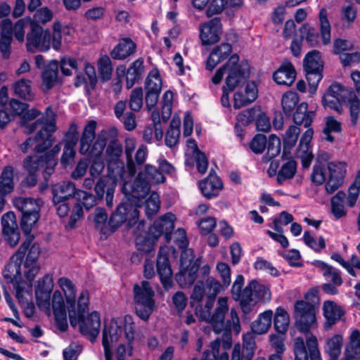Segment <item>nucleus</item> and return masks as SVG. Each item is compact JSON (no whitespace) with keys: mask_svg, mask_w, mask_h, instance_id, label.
Here are the masks:
<instances>
[{"mask_svg":"<svg viewBox=\"0 0 360 360\" xmlns=\"http://www.w3.org/2000/svg\"><path fill=\"white\" fill-rule=\"evenodd\" d=\"M139 215L138 209L127 200L122 202L112 213L108 221V214L104 208L97 207L90 217L93 219L94 228L103 234L116 231L126 220H129V226L136 222Z\"/></svg>","mask_w":360,"mask_h":360,"instance_id":"obj_1","label":"nucleus"},{"mask_svg":"<svg viewBox=\"0 0 360 360\" xmlns=\"http://www.w3.org/2000/svg\"><path fill=\"white\" fill-rule=\"evenodd\" d=\"M244 283L242 275H238L231 288V295L236 301L240 302V306L244 314H249L259 300L270 299L269 289L255 280H252L241 291Z\"/></svg>","mask_w":360,"mask_h":360,"instance_id":"obj_2","label":"nucleus"},{"mask_svg":"<svg viewBox=\"0 0 360 360\" xmlns=\"http://www.w3.org/2000/svg\"><path fill=\"white\" fill-rule=\"evenodd\" d=\"M116 186L115 180L108 176H102L98 179L94 187L96 195L78 190L75 193V198L86 210H89L101 202L105 194L106 205L111 208L113 206Z\"/></svg>","mask_w":360,"mask_h":360,"instance_id":"obj_3","label":"nucleus"},{"mask_svg":"<svg viewBox=\"0 0 360 360\" xmlns=\"http://www.w3.org/2000/svg\"><path fill=\"white\" fill-rule=\"evenodd\" d=\"M239 57L234 54L230 57L229 60L219 68L212 78L214 84L221 82L224 74L227 72L224 85L229 91H233L236 87L243 85L250 77V71L246 65L238 63Z\"/></svg>","mask_w":360,"mask_h":360,"instance_id":"obj_4","label":"nucleus"},{"mask_svg":"<svg viewBox=\"0 0 360 360\" xmlns=\"http://www.w3.org/2000/svg\"><path fill=\"white\" fill-rule=\"evenodd\" d=\"M228 310V298L221 297L218 299L217 307L212 313L206 314L203 312L200 315V318L202 320L211 324L216 334L222 335L223 347L224 349H229L232 343L231 328L224 321Z\"/></svg>","mask_w":360,"mask_h":360,"instance_id":"obj_5","label":"nucleus"},{"mask_svg":"<svg viewBox=\"0 0 360 360\" xmlns=\"http://www.w3.org/2000/svg\"><path fill=\"white\" fill-rule=\"evenodd\" d=\"M41 200L30 198H15L14 206L21 213L20 227L24 234L30 233L39 217Z\"/></svg>","mask_w":360,"mask_h":360,"instance_id":"obj_6","label":"nucleus"},{"mask_svg":"<svg viewBox=\"0 0 360 360\" xmlns=\"http://www.w3.org/2000/svg\"><path fill=\"white\" fill-rule=\"evenodd\" d=\"M136 315L143 321H148L155 308V292L148 281H142L133 288Z\"/></svg>","mask_w":360,"mask_h":360,"instance_id":"obj_7","label":"nucleus"},{"mask_svg":"<svg viewBox=\"0 0 360 360\" xmlns=\"http://www.w3.org/2000/svg\"><path fill=\"white\" fill-rule=\"evenodd\" d=\"M316 307L313 304L297 300L294 304L292 316L296 328L301 333H309L317 328Z\"/></svg>","mask_w":360,"mask_h":360,"instance_id":"obj_8","label":"nucleus"},{"mask_svg":"<svg viewBox=\"0 0 360 360\" xmlns=\"http://www.w3.org/2000/svg\"><path fill=\"white\" fill-rule=\"evenodd\" d=\"M68 314L70 325L75 328L79 324L80 333L89 337L90 341L94 342L99 334L101 327L99 314L96 311H93L86 317L84 316L85 314H83L82 317L79 318L77 315L75 309H70Z\"/></svg>","mask_w":360,"mask_h":360,"instance_id":"obj_9","label":"nucleus"},{"mask_svg":"<svg viewBox=\"0 0 360 360\" xmlns=\"http://www.w3.org/2000/svg\"><path fill=\"white\" fill-rule=\"evenodd\" d=\"M326 93L335 96L344 103H347L349 110L350 123L352 126L355 127L357 124L360 113V100L354 92L335 82L328 88Z\"/></svg>","mask_w":360,"mask_h":360,"instance_id":"obj_10","label":"nucleus"},{"mask_svg":"<svg viewBox=\"0 0 360 360\" xmlns=\"http://www.w3.org/2000/svg\"><path fill=\"white\" fill-rule=\"evenodd\" d=\"M25 235L26 236L25 240L13 255L11 259L18 261L20 264L25 259L24 266H30V264L38 262L41 248L38 243L34 241V235H32L31 233Z\"/></svg>","mask_w":360,"mask_h":360,"instance_id":"obj_11","label":"nucleus"},{"mask_svg":"<svg viewBox=\"0 0 360 360\" xmlns=\"http://www.w3.org/2000/svg\"><path fill=\"white\" fill-rule=\"evenodd\" d=\"M293 352L294 360H321V353L318 348V341L316 336L310 334L304 342L301 337L294 339Z\"/></svg>","mask_w":360,"mask_h":360,"instance_id":"obj_12","label":"nucleus"},{"mask_svg":"<svg viewBox=\"0 0 360 360\" xmlns=\"http://www.w3.org/2000/svg\"><path fill=\"white\" fill-rule=\"evenodd\" d=\"M57 165L56 159L50 155L27 156L22 162V167L27 173H34L38 170H44V177L46 181L53 173Z\"/></svg>","mask_w":360,"mask_h":360,"instance_id":"obj_13","label":"nucleus"},{"mask_svg":"<svg viewBox=\"0 0 360 360\" xmlns=\"http://www.w3.org/2000/svg\"><path fill=\"white\" fill-rule=\"evenodd\" d=\"M200 38L203 46H210L217 43L222 33L221 18L215 17L201 23L199 26Z\"/></svg>","mask_w":360,"mask_h":360,"instance_id":"obj_14","label":"nucleus"},{"mask_svg":"<svg viewBox=\"0 0 360 360\" xmlns=\"http://www.w3.org/2000/svg\"><path fill=\"white\" fill-rule=\"evenodd\" d=\"M328 179L326 184V191L328 194L333 193L342 184L346 174V163L330 162L328 164Z\"/></svg>","mask_w":360,"mask_h":360,"instance_id":"obj_15","label":"nucleus"},{"mask_svg":"<svg viewBox=\"0 0 360 360\" xmlns=\"http://www.w3.org/2000/svg\"><path fill=\"white\" fill-rule=\"evenodd\" d=\"M2 234L11 247L18 243L20 234L16 223L15 215L13 212H8L1 218Z\"/></svg>","mask_w":360,"mask_h":360,"instance_id":"obj_16","label":"nucleus"},{"mask_svg":"<svg viewBox=\"0 0 360 360\" xmlns=\"http://www.w3.org/2000/svg\"><path fill=\"white\" fill-rule=\"evenodd\" d=\"M174 220L175 216L173 214L167 213L159 219L155 221L153 224L149 228L148 231L157 240L161 235L165 234V239L167 241H169L170 240V233L174 229Z\"/></svg>","mask_w":360,"mask_h":360,"instance_id":"obj_17","label":"nucleus"},{"mask_svg":"<svg viewBox=\"0 0 360 360\" xmlns=\"http://www.w3.org/2000/svg\"><path fill=\"white\" fill-rule=\"evenodd\" d=\"M174 220L175 216L173 214L167 213L159 219L155 221L153 224L149 228L148 231L157 240L161 235L165 234V239L167 241H169L170 240V233L174 229Z\"/></svg>","mask_w":360,"mask_h":360,"instance_id":"obj_18","label":"nucleus"},{"mask_svg":"<svg viewBox=\"0 0 360 360\" xmlns=\"http://www.w3.org/2000/svg\"><path fill=\"white\" fill-rule=\"evenodd\" d=\"M52 309L58 329L61 332L66 331L68 328L67 313L63 297L58 290H56L53 294Z\"/></svg>","mask_w":360,"mask_h":360,"instance_id":"obj_19","label":"nucleus"},{"mask_svg":"<svg viewBox=\"0 0 360 360\" xmlns=\"http://www.w3.org/2000/svg\"><path fill=\"white\" fill-rule=\"evenodd\" d=\"M41 89L44 92L49 91L56 84H61L62 81L58 76V61L51 60L41 72Z\"/></svg>","mask_w":360,"mask_h":360,"instance_id":"obj_20","label":"nucleus"},{"mask_svg":"<svg viewBox=\"0 0 360 360\" xmlns=\"http://www.w3.org/2000/svg\"><path fill=\"white\" fill-rule=\"evenodd\" d=\"M52 287V277L49 274H46L37 281V285L35 288V295L37 304L39 307H45L47 309H49V292Z\"/></svg>","mask_w":360,"mask_h":360,"instance_id":"obj_21","label":"nucleus"},{"mask_svg":"<svg viewBox=\"0 0 360 360\" xmlns=\"http://www.w3.org/2000/svg\"><path fill=\"white\" fill-rule=\"evenodd\" d=\"M199 186L202 195L210 199L219 195L223 184L214 171L211 169L209 176L199 183Z\"/></svg>","mask_w":360,"mask_h":360,"instance_id":"obj_22","label":"nucleus"},{"mask_svg":"<svg viewBox=\"0 0 360 360\" xmlns=\"http://www.w3.org/2000/svg\"><path fill=\"white\" fill-rule=\"evenodd\" d=\"M200 262L196 259L191 266H180L175 279L181 288L192 285L196 280L197 272L200 267Z\"/></svg>","mask_w":360,"mask_h":360,"instance_id":"obj_23","label":"nucleus"},{"mask_svg":"<svg viewBox=\"0 0 360 360\" xmlns=\"http://www.w3.org/2000/svg\"><path fill=\"white\" fill-rule=\"evenodd\" d=\"M53 132L49 131V129L46 127H42L37 131L35 135L32 137L34 153H43L52 146L55 141V139L53 136Z\"/></svg>","mask_w":360,"mask_h":360,"instance_id":"obj_24","label":"nucleus"},{"mask_svg":"<svg viewBox=\"0 0 360 360\" xmlns=\"http://www.w3.org/2000/svg\"><path fill=\"white\" fill-rule=\"evenodd\" d=\"M122 333L121 326L115 319L105 325L102 332V345L103 347L112 348L113 343L117 342Z\"/></svg>","mask_w":360,"mask_h":360,"instance_id":"obj_25","label":"nucleus"},{"mask_svg":"<svg viewBox=\"0 0 360 360\" xmlns=\"http://www.w3.org/2000/svg\"><path fill=\"white\" fill-rule=\"evenodd\" d=\"M77 191L75 184L71 181H63L55 184L52 187L53 204L66 201L72 196L75 198Z\"/></svg>","mask_w":360,"mask_h":360,"instance_id":"obj_26","label":"nucleus"},{"mask_svg":"<svg viewBox=\"0 0 360 360\" xmlns=\"http://www.w3.org/2000/svg\"><path fill=\"white\" fill-rule=\"evenodd\" d=\"M157 271L165 288H169L172 283V270L168 257L165 254L159 253L157 258Z\"/></svg>","mask_w":360,"mask_h":360,"instance_id":"obj_27","label":"nucleus"},{"mask_svg":"<svg viewBox=\"0 0 360 360\" xmlns=\"http://www.w3.org/2000/svg\"><path fill=\"white\" fill-rule=\"evenodd\" d=\"M296 72L292 63L285 61L274 74V81L281 85L290 86L295 81Z\"/></svg>","mask_w":360,"mask_h":360,"instance_id":"obj_28","label":"nucleus"},{"mask_svg":"<svg viewBox=\"0 0 360 360\" xmlns=\"http://www.w3.org/2000/svg\"><path fill=\"white\" fill-rule=\"evenodd\" d=\"M117 134V129L114 127L103 129L98 134L89 153L91 156L99 157L106 146L107 141L110 138H115Z\"/></svg>","mask_w":360,"mask_h":360,"instance_id":"obj_29","label":"nucleus"},{"mask_svg":"<svg viewBox=\"0 0 360 360\" xmlns=\"http://www.w3.org/2000/svg\"><path fill=\"white\" fill-rule=\"evenodd\" d=\"M124 333L125 338L128 342L127 348L125 345L121 344L117 349V357H124L127 351L129 356L132 355V347L131 344L134 338V327L132 316L126 315L124 316Z\"/></svg>","mask_w":360,"mask_h":360,"instance_id":"obj_30","label":"nucleus"},{"mask_svg":"<svg viewBox=\"0 0 360 360\" xmlns=\"http://www.w3.org/2000/svg\"><path fill=\"white\" fill-rule=\"evenodd\" d=\"M232 51L230 44L224 43L215 47L207 60V69L212 70L219 63L226 59Z\"/></svg>","mask_w":360,"mask_h":360,"instance_id":"obj_31","label":"nucleus"},{"mask_svg":"<svg viewBox=\"0 0 360 360\" xmlns=\"http://www.w3.org/2000/svg\"><path fill=\"white\" fill-rule=\"evenodd\" d=\"M96 122L91 120L84 127L80 141H79V153L85 155L89 153L93 140L95 139V131L96 127Z\"/></svg>","mask_w":360,"mask_h":360,"instance_id":"obj_32","label":"nucleus"},{"mask_svg":"<svg viewBox=\"0 0 360 360\" xmlns=\"http://www.w3.org/2000/svg\"><path fill=\"white\" fill-rule=\"evenodd\" d=\"M323 310L326 319V326L328 328L334 325L344 314L341 307L333 301L325 302Z\"/></svg>","mask_w":360,"mask_h":360,"instance_id":"obj_33","label":"nucleus"},{"mask_svg":"<svg viewBox=\"0 0 360 360\" xmlns=\"http://www.w3.org/2000/svg\"><path fill=\"white\" fill-rule=\"evenodd\" d=\"M143 71V60L142 58H138L131 63L126 73V86L128 89H131L136 82L141 79Z\"/></svg>","mask_w":360,"mask_h":360,"instance_id":"obj_34","label":"nucleus"},{"mask_svg":"<svg viewBox=\"0 0 360 360\" xmlns=\"http://www.w3.org/2000/svg\"><path fill=\"white\" fill-rule=\"evenodd\" d=\"M136 49V44L129 39L122 40L111 51L110 56L115 60H124L131 55Z\"/></svg>","mask_w":360,"mask_h":360,"instance_id":"obj_35","label":"nucleus"},{"mask_svg":"<svg viewBox=\"0 0 360 360\" xmlns=\"http://www.w3.org/2000/svg\"><path fill=\"white\" fill-rule=\"evenodd\" d=\"M314 116V112L308 111L307 103L303 102L297 105L293 115V121L296 125L303 124L305 127H308L311 125Z\"/></svg>","mask_w":360,"mask_h":360,"instance_id":"obj_36","label":"nucleus"},{"mask_svg":"<svg viewBox=\"0 0 360 360\" xmlns=\"http://www.w3.org/2000/svg\"><path fill=\"white\" fill-rule=\"evenodd\" d=\"M273 311L266 310L262 313L251 325V330L257 335L266 333L271 326Z\"/></svg>","mask_w":360,"mask_h":360,"instance_id":"obj_37","label":"nucleus"},{"mask_svg":"<svg viewBox=\"0 0 360 360\" xmlns=\"http://www.w3.org/2000/svg\"><path fill=\"white\" fill-rule=\"evenodd\" d=\"M31 84L32 82L29 79H19L13 84L15 94L25 101H33L35 97V94L32 89Z\"/></svg>","mask_w":360,"mask_h":360,"instance_id":"obj_38","label":"nucleus"},{"mask_svg":"<svg viewBox=\"0 0 360 360\" xmlns=\"http://www.w3.org/2000/svg\"><path fill=\"white\" fill-rule=\"evenodd\" d=\"M360 354V333L359 330H354L350 335L349 342L347 345L345 352V359L353 360L357 359Z\"/></svg>","mask_w":360,"mask_h":360,"instance_id":"obj_39","label":"nucleus"},{"mask_svg":"<svg viewBox=\"0 0 360 360\" xmlns=\"http://www.w3.org/2000/svg\"><path fill=\"white\" fill-rule=\"evenodd\" d=\"M31 30L27 34V49L29 51H34V49L40 46L43 28L36 22H31Z\"/></svg>","mask_w":360,"mask_h":360,"instance_id":"obj_40","label":"nucleus"},{"mask_svg":"<svg viewBox=\"0 0 360 360\" xmlns=\"http://www.w3.org/2000/svg\"><path fill=\"white\" fill-rule=\"evenodd\" d=\"M158 240L154 238L148 231L146 234H139L135 238V244L137 250L143 253L150 254L154 251L155 243Z\"/></svg>","mask_w":360,"mask_h":360,"instance_id":"obj_41","label":"nucleus"},{"mask_svg":"<svg viewBox=\"0 0 360 360\" xmlns=\"http://www.w3.org/2000/svg\"><path fill=\"white\" fill-rule=\"evenodd\" d=\"M297 171V163L293 160H290L282 165L281 169L278 170L276 181L278 184H283V183L287 180L292 179Z\"/></svg>","mask_w":360,"mask_h":360,"instance_id":"obj_42","label":"nucleus"},{"mask_svg":"<svg viewBox=\"0 0 360 360\" xmlns=\"http://www.w3.org/2000/svg\"><path fill=\"white\" fill-rule=\"evenodd\" d=\"M150 183L143 178V174L139 173L132 185V196L136 198H144L150 191Z\"/></svg>","mask_w":360,"mask_h":360,"instance_id":"obj_43","label":"nucleus"},{"mask_svg":"<svg viewBox=\"0 0 360 360\" xmlns=\"http://www.w3.org/2000/svg\"><path fill=\"white\" fill-rule=\"evenodd\" d=\"M20 266L21 264L18 261L11 259V262L5 266L3 271L4 278L12 284L20 281L22 280Z\"/></svg>","mask_w":360,"mask_h":360,"instance_id":"obj_44","label":"nucleus"},{"mask_svg":"<svg viewBox=\"0 0 360 360\" xmlns=\"http://www.w3.org/2000/svg\"><path fill=\"white\" fill-rule=\"evenodd\" d=\"M290 323L288 313L283 308L278 307L274 316V328L280 334L284 335Z\"/></svg>","mask_w":360,"mask_h":360,"instance_id":"obj_45","label":"nucleus"},{"mask_svg":"<svg viewBox=\"0 0 360 360\" xmlns=\"http://www.w3.org/2000/svg\"><path fill=\"white\" fill-rule=\"evenodd\" d=\"M13 168L11 166L6 167L0 176V195L11 193L13 189Z\"/></svg>","mask_w":360,"mask_h":360,"instance_id":"obj_46","label":"nucleus"},{"mask_svg":"<svg viewBox=\"0 0 360 360\" xmlns=\"http://www.w3.org/2000/svg\"><path fill=\"white\" fill-rule=\"evenodd\" d=\"M58 283L62 288L67 303L69 304L68 307V310L70 309H75V287L72 282L65 277H62L58 280Z\"/></svg>","mask_w":360,"mask_h":360,"instance_id":"obj_47","label":"nucleus"},{"mask_svg":"<svg viewBox=\"0 0 360 360\" xmlns=\"http://www.w3.org/2000/svg\"><path fill=\"white\" fill-rule=\"evenodd\" d=\"M304 71L323 70V63L319 51L314 50L308 53L304 60Z\"/></svg>","mask_w":360,"mask_h":360,"instance_id":"obj_48","label":"nucleus"},{"mask_svg":"<svg viewBox=\"0 0 360 360\" xmlns=\"http://www.w3.org/2000/svg\"><path fill=\"white\" fill-rule=\"evenodd\" d=\"M342 345V337L340 335H335L327 340L326 351L330 356L329 360H338Z\"/></svg>","mask_w":360,"mask_h":360,"instance_id":"obj_49","label":"nucleus"},{"mask_svg":"<svg viewBox=\"0 0 360 360\" xmlns=\"http://www.w3.org/2000/svg\"><path fill=\"white\" fill-rule=\"evenodd\" d=\"M346 197L345 193L339 191L331 198L332 213L337 218H341L346 215L347 211L343 205V202Z\"/></svg>","mask_w":360,"mask_h":360,"instance_id":"obj_50","label":"nucleus"},{"mask_svg":"<svg viewBox=\"0 0 360 360\" xmlns=\"http://www.w3.org/2000/svg\"><path fill=\"white\" fill-rule=\"evenodd\" d=\"M320 32L324 45L330 43V25L327 18V11L322 8L319 12Z\"/></svg>","mask_w":360,"mask_h":360,"instance_id":"obj_51","label":"nucleus"},{"mask_svg":"<svg viewBox=\"0 0 360 360\" xmlns=\"http://www.w3.org/2000/svg\"><path fill=\"white\" fill-rule=\"evenodd\" d=\"M281 151V141L276 135L271 134L269 136V142L267 145V153L262 157L264 162H268L272 158L276 157L280 153Z\"/></svg>","mask_w":360,"mask_h":360,"instance_id":"obj_52","label":"nucleus"},{"mask_svg":"<svg viewBox=\"0 0 360 360\" xmlns=\"http://www.w3.org/2000/svg\"><path fill=\"white\" fill-rule=\"evenodd\" d=\"M298 101L299 97L295 92L289 91L283 95L281 105L285 115L290 116Z\"/></svg>","mask_w":360,"mask_h":360,"instance_id":"obj_53","label":"nucleus"},{"mask_svg":"<svg viewBox=\"0 0 360 360\" xmlns=\"http://www.w3.org/2000/svg\"><path fill=\"white\" fill-rule=\"evenodd\" d=\"M111 139L106 148V155L108 161L115 162L119 160L122 154V146L117 139Z\"/></svg>","mask_w":360,"mask_h":360,"instance_id":"obj_54","label":"nucleus"},{"mask_svg":"<svg viewBox=\"0 0 360 360\" xmlns=\"http://www.w3.org/2000/svg\"><path fill=\"white\" fill-rule=\"evenodd\" d=\"M146 91L160 92L162 89V79L158 71L149 73L145 82Z\"/></svg>","mask_w":360,"mask_h":360,"instance_id":"obj_55","label":"nucleus"},{"mask_svg":"<svg viewBox=\"0 0 360 360\" xmlns=\"http://www.w3.org/2000/svg\"><path fill=\"white\" fill-rule=\"evenodd\" d=\"M98 65L101 79L103 82L108 81L111 78L112 72L110 58L108 56H102L98 60Z\"/></svg>","mask_w":360,"mask_h":360,"instance_id":"obj_56","label":"nucleus"},{"mask_svg":"<svg viewBox=\"0 0 360 360\" xmlns=\"http://www.w3.org/2000/svg\"><path fill=\"white\" fill-rule=\"evenodd\" d=\"M143 178L146 179L150 184H159L165 182V177L155 167L151 165H146L145 167V174Z\"/></svg>","mask_w":360,"mask_h":360,"instance_id":"obj_57","label":"nucleus"},{"mask_svg":"<svg viewBox=\"0 0 360 360\" xmlns=\"http://www.w3.org/2000/svg\"><path fill=\"white\" fill-rule=\"evenodd\" d=\"M143 92L141 87H136L131 92L129 101V108L134 112H138L143 106Z\"/></svg>","mask_w":360,"mask_h":360,"instance_id":"obj_58","label":"nucleus"},{"mask_svg":"<svg viewBox=\"0 0 360 360\" xmlns=\"http://www.w3.org/2000/svg\"><path fill=\"white\" fill-rule=\"evenodd\" d=\"M360 192V171L358 172L354 182L348 189L347 203L349 207L354 206Z\"/></svg>","mask_w":360,"mask_h":360,"instance_id":"obj_59","label":"nucleus"},{"mask_svg":"<svg viewBox=\"0 0 360 360\" xmlns=\"http://www.w3.org/2000/svg\"><path fill=\"white\" fill-rule=\"evenodd\" d=\"M259 112L260 108L259 106H254L240 112L237 115L236 119L241 124L246 126L255 121L257 113Z\"/></svg>","mask_w":360,"mask_h":360,"instance_id":"obj_60","label":"nucleus"},{"mask_svg":"<svg viewBox=\"0 0 360 360\" xmlns=\"http://www.w3.org/2000/svg\"><path fill=\"white\" fill-rule=\"evenodd\" d=\"M13 286L15 291V297L18 300L19 304L22 305L27 304L32 295L31 293L25 289V284L22 280L13 284Z\"/></svg>","mask_w":360,"mask_h":360,"instance_id":"obj_61","label":"nucleus"},{"mask_svg":"<svg viewBox=\"0 0 360 360\" xmlns=\"http://www.w3.org/2000/svg\"><path fill=\"white\" fill-rule=\"evenodd\" d=\"M159 196L156 193H153L146 200V214L149 219H152L160 209Z\"/></svg>","mask_w":360,"mask_h":360,"instance_id":"obj_62","label":"nucleus"},{"mask_svg":"<svg viewBox=\"0 0 360 360\" xmlns=\"http://www.w3.org/2000/svg\"><path fill=\"white\" fill-rule=\"evenodd\" d=\"M300 129L297 126H290L283 136L284 148H291L293 147L298 139Z\"/></svg>","mask_w":360,"mask_h":360,"instance_id":"obj_63","label":"nucleus"},{"mask_svg":"<svg viewBox=\"0 0 360 360\" xmlns=\"http://www.w3.org/2000/svg\"><path fill=\"white\" fill-rule=\"evenodd\" d=\"M300 32L302 38L306 34V40L311 46H314L318 44L319 33L315 28L308 25H303L300 28Z\"/></svg>","mask_w":360,"mask_h":360,"instance_id":"obj_64","label":"nucleus"}]
</instances>
